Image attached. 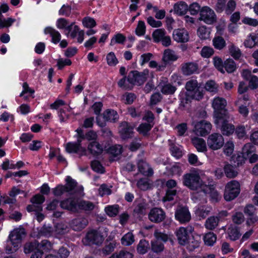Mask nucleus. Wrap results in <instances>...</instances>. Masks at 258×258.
Segmentation results:
<instances>
[{"label": "nucleus", "mask_w": 258, "mask_h": 258, "mask_svg": "<svg viewBox=\"0 0 258 258\" xmlns=\"http://www.w3.org/2000/svg\"><path fill=\"white\" fill-rule=\"evenodd\" d=\"M115 247L116 243L115 242H109L106 244L102 248V253L105 255H108L114 250Z\"/></svg>", "instance_id": "obj_61"}, {"label": "nucleus", "mask_w": 258, "mask_h": 258, "mask_svg": "<svg viewBox=\"0 0 258 258\" xmlns=\"http://www.w3.org/2000/svg\"><path fill=\"white\" fill-rule=\"evenodd\" d=\"M178 58L175 52L170 49L164 50L162 60L165 64H169L171 62L176 61Z\"/></svg>", "instance_id": "obj_23"}, {"label": "nucleus", "mask_w": 258, "mask_h": 258, "mask_svg": "<svg viewBox=\"0 0 258 258\" xmlns=\"http://www.w3.org/2000/svg\"><path fill=\"white\" fill-rule=\"evenodd\" d=\"M173 38L177 42H186L189 40L188 33L184 29L174 30L173 32Z\"/></svg>", "instance_id": "obj_17"}, {"label": "nucleus", "mask_w": 258, "mask_h": 258, "mask_svg": "<svg viewBox=\"0 0 258 258\" xmlns=\"http://www.w3.org/2000/svg\"><path fill=\"white\" fill-rule=\"evenodd\" d=\"M119 133L122 139H128L132 136L133 127L128 122H122L119 126Z\"/></svg>", "instance_id": "obj_18"}, {"label": "nucleus", "mask_w": 258, "mask_h": 258, "mask_svg": "<svg viewBox=\"0 0 258 258\" xmlns=\"http://www.w3.org/2000/svg\"><path fill=\"white\" fill-rule=\"evenodd\" d=\"M217 237L213 232H209L207 233L204 237L205 243L209 246H212L216 242Z\"/></svg>", "instance_id": "obj_45"}, {"label": "nucleus", "mask_w": 258, "mask_h": 258, "mask_svg": "<svg viewBox=\"0 0 258 258\" xmlns=\"http://www.w3.org/2000/svg\"><path fill=\"white\" fill-rule=\"evenodd\" d=\"M130 74L129 73L127 78L123 77L118 82V86L123 90H131L134 85L133 81L130 80Z\"/></svg>", "instance_id": "obj_26"}, {"label": "nucleus", "mask_w": 258, "mask_h": 258, "mask_svg": "<svg viewBox=\"0 0 258 258\" xmlns=\"http://www.w3.org/2000/svg\"><path fill=\"white\" fill-rule=\"evenodd\" d=\"M211 128V124L206 120L200 121L195 125V132L196 134L201 136L207 135L210 132Z\"/></svg>", "instance_id": "obj_15"}, {"label": "nucleus", "mask_w": 258, "mask_h": 258, "mask_svg": "<svg viewBox=\"0 0 258 258\" xmlns=\"http://www.w3.org/2000/svg\"><path fill=\"white\" fill-rule=\"evenodd\" d=\"M60 205L63 209L74 211L76 209L77 204L76 202L72 199H68L61 201Z\"/></svg>", "instance_id": "obj_37"}, {"label": "nucleus", "mask_w": 258, "mask_h": 258, "mask_svg": "<svg viewBox=\"0 0 258 258\" xmlns=\"http://www.w3.org/2000/svg\"><path fill=\"white\" fill-rule=\"evenodd\" d=\"M232 219L233 223L238 225L243 223L245 219L244 215L241 212H236L233 214Z\"/></svg>", "instance_id": "obj_62"}, {"label": "nucleus", "mask_w": 258, "mask_h": 258, "mask_svg": "<svg viewBox=\"0 0 258 258\" xmlns=\"http://www.w3.org/2000/svg\"><path fill=\"white\" fill-rule=\"evenodd\" d=\"M255 147L251 143L246 144L242 148L243 156H248L255 151Z\"/></svg>", "instance_id": "obj_60"}, {"label": "nucleus", "mask_w": 258, "mask_h": 258, "mask_svg": "<svg viewBox=\"0 0 258 258\" xmlns=\"http://www.w3.org/2000/svg\"><path fill=\"white\" fill-rule=\"evenodd\" d=\"M221 114H217V118L215 119V123L223 135L229 136L232 135L235 130L234 125L229 122L233 118L229 113L224 114L223 116Z\"/></svg>", "instance_id": "obj_3"}, {"label": "nucleus", "mask_w": 258, "mask_h": 258, "mask_svg": "<svg viewBox=\"0 0 258 258\" xmlns=\"http://www.w3.org/2000/svg\"><path fill=\"white\" fill-rule=\"evenodd\" d=\"M89 152L94 156L100 154L103 151L102 146L96 141H92L88 146Z\"/></svg>", "instance_id": "obj_27"}, {"label": "nucleus", "mask_w": 258, "mask_h": 258, "mask_svg": "<svg viewBox=\"0 0 258 258\" xmlns=\"http://www.w3.org/2000/svg\"><path fill=\"white\" fill-rule=\"evenodd\" d=\"M152 250L157 253H160L164 249V244L158 240H152L151 242Z\"/></svg>", "instance_id": "obj_40"}, {"label": "nucleus", "mask_w": 258, "mask_h": 258, "mask_svg": "<svg viewBox=\"0 0 258 258\" xmlns=\"http://www.w3.org/2000/svg\"><path fill=\"white\" fill-rule=\"evenodd\" d=\"M137 185L139 188L142 190H147L151 187L148 180L146 178L140 179L137 182Z\"/></svg>", "instance_id": "obj_56"}, {"label": "nucleus", "mask_w": 258, "mask_h": 258, "mask_svg": "<svg viewBox=\"0 0 258 258\" xmlns=\"http://www.w3.org/2000/svg\"><path fill=\"white\" fill-rule=\"evenodd\" d=\"M198 70L197 63L190 62L184 63L182 64L181 70L183 75L189 76L196 73Z\"/></svg>", "instance_id": "obj_22"}, {"label": "nucleus", "mask_w": 258, "mask_h": 258, "mask_svg": "<svg viewBox=\"0 0 258 258\" xmlns=\"http://www.w3.org/2000/svg\"><path fill=\"white\" fill-rule=\"evenodd\" d=\"M175 218L180 223L188 222L191 219V215L188 208L178 206L175 212Z\"/></svg>", "instance_id": "obj_11"}, {"label": "nucleus", "mask_w": 258, "mask_h": 258, "mask_svg": "<svg viewBox=\"0 0 258 258\" xmlns=\"http://www.w3.org/2000/svg\"><path fill=\"white\" fill-rule=\"evenodd\" d=\"M30 201L32 204L27 207V210L29 212H33V211L42 210L41 204L45 201V198L43 196L37 194L31 199Z\"/></svg>", "instance_id": "obj_14"}, {"label": "nucleus", "mask_w": 258, "mask_h": 258, "mask_svg": "<svg viewBox=\"0 0 258 258\" xmlns=\"http://www.w3.org/2000/svg\"><path fill=\"white\" fill-rule=\"evenodd\" d=\"M200 21H203L207 24L212 25L217 22V16L215 12L210 7L204 6L200 11Z\"/></svg>", "instance_id": "obj_6"}, {"label": "nucleus", "mask_w": 258, "mask_h": 258, "mask_svg": "<svg viewBox=\"0 0 258 258\" xmlns=\"http://www.w3.org/2000/svg\"><path fill=\"white\" fill-rule=\"evenodd\" d=\"M258 43V34L252 33L247 38L244 42L245 46L251 48Z\"/></svg>", "instance_id": "obj_36"}, {"label": "nucleus", "mask_w": 258, "mask_h": 258, "mask_svg": "<svg viewBox=\"0 0 258 258\" xmlns=\"http://www.w3.org/2000/svg\"><path fill=\"white\" fill-rule=\"evenodd\" d=\"M183 185L191 190H200L201 192L206 184L204 183L200 176V170L194 169L184 174L182 176Z\"/></svg>", "instance_id": "obj_1"}, {"label": "nucleus", "mask_w": 258, "mask_h": 258, "mask_svg": "<svg viewBox=\"0 0 258 258\" xmlns=\"http://www.w3.org/2000/svg\"><path fill=\"white\" fill-rule=\"evenodd\" d=\"M122 152V147L120 145H115L111 146L108 149V153L114 157L120 155Z\"/></svg>", "instance_id": "obj_47"}, {"label": "nucleus", "mask_w": 258, "mask_h": 258, "mask_svg": "<svg viewBox=\"0 0 258 258\" xmlns=\"http://www.w3.org/2000/svg\"><path fill=\"white\" fill-rule=\"evenodd\" d=\"M176 90V87L170 84H167L163 85L161 88V92L165 95H172Z\"/></svg>", "instance_id": "obj_49"}, {"label": "nucleus", "mask_w": 258, "mask_h": 258, "mask_svg": "<svg viewBox=\"0 0 258 258\" xmlns=\"http://www.w3.org/2000/svg\"><path fill=\"white\" fill-rule=\"evenodd\" d=\"M153 127V124L142 123L138 126L137 131L140 134L146 136Z\"/></svg>", "instance_id": "obj_41"}, {"label": "nucleus", "mask_w": 258, "mask_h": 258, "mask_svg": "<svg viewBox=\"0 0 258 258\" xmlns=\"http://www.w3.org/2000/svg\"><path fill=\"white\" fill-rule=\"evenodd\" d=\"M104 238L102 234L97 230H92L88 232L82 241L86 245H100Z\"/></svg>", "instance_id": "obj_5"}, {"label": "nucleus", "mask_w": 258, "mask_h": 258, "mask_svg": "<svg viewBox=\"0 0 258 258\" xmlns=\"http://www.w3.org/2000/svg\"><path fill=\"white\" fill-rule=\"evenodd\" d=\"M126 40V37L121 33L115 35L111 40L110 45L113 46L115 43L123 44Z\"/></svg>", "instance_id": "obj_52"}, {"label": "nucleus", "mask_w": 258, "mask_h": 258, "mask_svg": "<svg viewBox=\"0 0 258 258\" xmlns=\"http://www.w3.org/2000/svg\"><path fill=\"white\" fill-rule=\"evenodd\" d=\"M224 144L223 137L218 133L210 135L207 139V145L209 148L212 150H218L223 146Z\"/></svg>", "instance_id": "obj_9"}, {"label": "nucleus", "mask_w": 258, "mask_h": 258, "mask_svg": "<svg viewBox=\"0 0 258 258\" xmlns=\"http://www.w3.org/2000/svg\"><path fill=\"white\" fill-rule=\"evenodd\" d=\"M210 212L211 208L202 207L197 210L196 214L200 218L204 219L210 214Z\"/></svg>", "instance_id": "obj_50"}, {"label": "nucleus", "mask_w": 258, "mask_h": 258, "mask_svg": "<svg viewBox=\"0 0 258 258\" xmlns=\"http://www.w3.org/2000/svg\"><path fill=\"white\" fill-rule=\"evenodd\" d=\"M224 170L226 176L228 178H234L238 174L236 167L229 164H226L224 166Z\"/></svg>", "instance_id": "obj_35"}, {"label": "nucleus", "mask_w": 258, "mask_h": 258, "mask_svg": "<svg viewBox=\"0 0 258 258\" xmlns=\"http://www.w3.org/2000/svg\"><path fill=\"white\" fill-rule=\"evenodd\" d=\"M185 88L188 92V96L192 99L197 100H201L203 97V94L198 86L196 80H190L187 81L185 85Z\"/></svg>", "instance_id": "obj_7"}, {"label": "nucleus", "mask_w": 258, "mask_h": 258, "mask_svg": "<svg viewBox=\"0 0 258 258\" xmlns=\"http://www.w3.org/2000/svg\"><path fill=\"white\" fill-rule=\"evenodd\" d=\"M109 258H133V255L128 251L121 250L118 253H114Z\"/></svg>", "instance_id": "obj_55"}, {"label": "nucleus", "mask_w": 258, "mask_h": 258, "mask_svg": "<svg viewBox=\"0 0 258 258\" xmlns=\"http://www.w3.org/2000/svg\"><path fill=\"white\" fill-rule=\"evenodd\" d=\"M106 214L110 217L116 216L119 212V206L117 205L109 206L105 209Z\"/></svg>", "instance_id": "obj_54"}, {"label": "nucleus", "mask_w": 258, "mask_h": 258, "mask_svg": "<svg viewBox=\"0 0 258 258\" xmlns=\"http://www.w3.org/2000/svg\"><path fill=\"white\" fill-rule=\"evenodd\" d=\"M130 80L133 81L134 85H142L149 77V71L147 69L140 72L138 71H132L130 72Z\"/></svg>", "instance_id": "obj_8"}, {"label": "nucleus", "mask_w": 258, "mask_h": 258, "mask_svg": "<svg viewBox=\"0 0 258 258\" xmlns=\"http://www.w3.org/2000/svg\"><path fill=\"white\" fill-rule=\"evenodd\" d=\"M44 33L49 34L52 37V42L54 43H58L61 39V35L59 32L51 27H46L44 29Z\"/></svg>", "instance_id": "obj_28"}, {"label": "nucleus", "mask_w": 258, "mask_h": 258, "mask_svg": "<svg viewBox=\"0 0 258 258\" xmlns=\"http://www.w3.org/2000/svg\"><path fill=\"white\" fill-rule=\"evenodd\" d=\"M91 166L92 169L96 172L101 173L104 172V168L98 161L94 160L92 161Z\"/></svg>", "instance_id": "obj_64"}, {"label": "nucleus", "mask_w": 258, "mask_h": 258, "mask_svg": "<svg viewBox=\"0 0 258 258\" xmlns=\"http://www.w3.org/2000/svg\"><path fill=\"white\" fill-rule=\"evenodd\" d=\"M239 193V183L236 180H231L225 186L224 197L226 201H230L236 198Z\"/></svg>", "instance_id": "obj_4"}, {"label": "nucleus", "mask_w": 258, "mask_h": 258, "mask_svg": "<svg viewBox=\"0 0 258 258\" xmlns=\"http://www.w3.org/2000/svg\"><path fill=\"white\" fill-rule=\"evenodd\" d=\"M213 45L217 50H221L226 46V41L222 36H216L212 40Z\"/></svg>", "instance_id": "obj_31"}, {"label": "nucleus", "mask_w": 258, "mask_h": 258, "mask_svg": "<svg viewBox=\"0 0 258 258\" xmlns=\"http://www.w3.org/2000/svg\"><path fill=\"white\" fill-rule=\"evenodd\" d=\"M191 143L197 150L199 152H205L207 151L205 141L198 137H194L191 139Z\"/></svg>", "instance_id": "obj_25"}, {"label": "nucleus", "mask_w": 258, "mask_h": 258, "mask_svg": "<svg viewBox=\"0 0 258 258\" xmlns=\"http://www.w3.org/2000/svg\"><path fill=\"white\" fill-rule=\"evenodd\" d=\"M121 241L123 245L128 246L134 242V236L132 233L128 232L121 238Z\"/></svg>", "instance_id": "obj_48"}, {"label": "nucleus", "mask_w": 258, "mask_h": 258, "mask_svg": "<svg viewBox=\"0 0 258 258\" xmlns=\"http://www.w3.org/2000/svg\"><path fill=\"white\" fill-rule=\"evenodd\" d=\"M166 217L165 212L159 208H152L148 214L149 219L152 222L159 223L162 222Z\"/></svg>", "instance_id": "obj_13"}, {"label": "nucleus", "mask_w": 258, "mask_h": 258, "mask_svg": "<svg viewBox=\"0 0 258 258\" xmlns=\"http://www.w3.org/2000/svg\"><path fill=\"white\" fill-rule=\"evenodd\" d=\"M66 181V184L64 185L66 188V190L70 195H75L82 192L83 187L82 186H78L77 182L70 176H68L67 177Z\"/></svg>", "instance_id": "obj_16"}, {"label": "nucleus", "mask_w": 258, "mask_h": 258, "mask_svg": "<svg viewBox=\"0 0 258 258\" xmlns=\"http://www.w3.org/2000/svg\"><path fill=\"white\" fill-rule=\"evenodd\" d=\"M229 51L231 55L235 59H238L241 56L242 53L240 49L233 44H231L229 46Z\"/></svg>", "instance_id": "obj_43"}, {"label": "nucleus", "mask_w": 258, "mask_h": 258, "mask_svg": "<svg viewBox=\"0 0 258 258\" xmlns=\"http://www.w3.org/2000/svg\"><path fill=\"white\" fill-rule=\"evenodd\" d=\"M165 31L162 29H158L155 30L152 36L154 41L155 42H159L165 36Z\"/></svg>", "instance_id": "obj_46"}, {"label": "nucleus", "mask_w": 258, "mask_h": 258, "mask_svg": "<svg viewBox=\"0 0 258 258\" xmlns=\"http://www.w3.org/2000/svg\"><path fill=\"white\" fill-rule=\"evenodd\" d=\"M223 67L228 73H231L236 70V66L232 59L229 58L224 61Z\"/></svg>", "instance_id": "obj_42"}, {"label": "nucleus", "mask_w": 258, "mask_h": 258, "mask_svg": "<svg viewBox=\"0 0 258 258\" xmlns=\"http://www.w3.org/2000/svg\"><path fill=\"white\" fill-rule=\"evenodd\" d=\"M197 34L201 39L205 40L209 38L210 32L206 26H202L198 28L197 30Z\"/></svg>", "instance_id": "obj_51"}, {"label": "nucleus", "mask_w": 258, "mask_h": 258, "mask_svg": "<svg viewBox=\"0 0 258 258\" xmlns=\"http://www.w3.org/2000/svg\"><path fill=\"white\" fill-rule=\"evenodd\" d=\"M103 117L104 121H101L98 116L96 117L97 124L103 127L105 125L106 121L115 122L118 118V115L117 112L114 110L107 109L103 113Z\"/></svg>", "instance_id": "obj_12"}, {"label": "nucleus", "mask_w": 258, "mask_h": 258, "mask_svg": "<svg viewBox=\"0 0 258 258\" xmlns=\"http://www.w3.org/2000/svg\"><path fill=\"white\" fill-rule=\"evenodd\" d=\"M227 102L225 99L221 97L215 98L212 102V107L214 109V117L215 118H217V114H229L227 110L225 108L226 106Z\"/></svg>", "instance_id": "obj_10"}, {"label": "nucleus", "mask_w": 258, "mask_h": 258, "mask_svg": "<svg viewBox=\"0 0 258 258\" xmlns=\"http://www.w3.org/2000/svg\"><path fill=\"white\" fill-rule=\"evenodd\" d=\"M206 90L209 92L216 93L218 92V85L213 80L208 81L205 85Z\"/></svg>", "instance_id": "obj_53"}, {"label": "nucleus", "mask_w": 258, "mask_h": 258, "mask_svg": "<svg viewBox=\"0 0 258 258\" xmlns=\"http://www.w3.org/2000/svg\"><path fill=\"white\" fill-rule=\"evenodd\" d=\"M203 196H206L207 194H209L210 196L214 199H218L219 194L215 189V187L213 185H207L204 186V188L201 191Z\"/></svg>", "instance_id": "obj_30"}, {"label": "nucleus", "mask_w": 258, "mask_h": 258, "mask_svg": "<svg viewBox=\"0 0 258 258\" xmlns=\"http://www.w3.org/2000/svg\"><path fill=\"white\" fill-rule=\"evenodd\" d=\"M38 249V241H34L32 242H27L24 245V252L26 253H30L34 250Z\"/></svg>", "instance_id": "obj_44"}, {"label": "nucleus", "mask_w": 258, "mask_h": 258, "mask_svg": "<svg viewBox=\"0 0 258 258\" xmlns=\"http://www.w3.org/2000/svg\"><path fill=\"white\" fill-rule=\"evenodd\" d=\"M227 233L230 239L233 241L238 239L241 235L239 228L234 225H230L229 227Z\"/></svg>", "instance_id": "obj_33"}, {"label": "nucleus", "mask_w": 258, "mask_h": 258, "mask_svg": "<svg viewBox=\"0 0 258 258\" xmlns=\"http://www.w3.org/2000/svg\"><path fill=\"white\" fill-rule=\"evenodd\" d=\"M80 209L85 211H91L94 208V205L91 202L82 201L79 203Z\"/></svg>", "instance_id": "obj_57"}, {"label": "nucleus", "mask_w": 258, "mask_h": 258, "mask_svg": "<svg viewBox=\"0 0 258 258\" xmlns=\"http://www.w3.org/2000/svg\"><path fill=\"white\" fill-rule=\"evenodd\" d=\"M26 235L24 228H17L11 232L7 242L6 251L7 253H12L17 251L21 246L22 239Z\"/></svg>", "instance_id": "obj_2"}, {"label": "nucleus", "mask_w": 258, "mask_h": 258, "mask_svg": "<svg viewBox=\"0 0 258 258\" xmlns=\"http://www.w3.org/2000/svg\"><path fill=\"white\" fill-rule=\"evenodd\" d=\"M219 221V219L217 217H210L206 220L205 226L207 229L212 230L217 227Z\"/></svg>", "instance_id": "obj_34"}, {"label": "nucleus", "mask_w": 258, "mask_h": 258, "mask_svg": "<svg viewBox=\"0 0 258 258\" xmlns=\"http://www.w3.org/2000/svg\"><path fill=\"white\" fill-rule=\"evenodd\" d=\"M66 150L69 153H78L80 156L86 155L85 148L78 146L75 143H68L66 146Z\"/></svg>", "instance_id": "obj_19"}, {"label": "nucleus", "mask_w": 258, "mask_h": 258, "mask_svg": "<svg viewBox=\"0 0 258 258\" xmlns=\"http://www.w3.org/2000/svg\"><path fill=\"white\" fill-rule=\"evenodd\" d=\"M87 219L84 217H78L72 220L71 227L75 231H80L84 229L88 224Z\"/></svg>", "instance_id": "obj_20"}, {"label": "nucleus", "mask_w": 258, "mask_h": 258, "mask_svg": "<svg viewBox=\"0 0 258 258\" xmlns=\"http://www.w3.org/2000/svg\"><path fill=\"white\" fill-rule=\"evenodd\" d=\"M176 235L178 243L181 245H185L190 238L188 233L184 229V227H180L176 232Z\"/></svg>", "instance_id": "obj_24"}, {"label": "nucleus", "mask_w": 258, "mask_h": 258, "mask_svg": "<svg viewBox=\"0 0 258 258\" xmlns=\"http://www.w3.org/2000/svg\"><path fill=\"white\" fill-rule=\"evenodd\" d=\"M85 33L84 30H80L77 25H75L73 27V29L70 33V36L72 38H75L77 37V42L79 43H81L84 39Z\"/></svg>", "instance_id": "obj_29"}, {"label": "nucleus", "mask_w": 258, "mask_h": 258, "mask_svg": "<svg viewBox=\"0 0 258 258\" xmlns=\"http://www.w3.org/2000/svg\"><path fill=\"white\" fill-rule=\"evenodd\" d=\"M185 245L189 251H192L199 246L200 242L199 240H196L194 237H191L189 238Z\"/></svg>", "instance_id": "obj_58"}, {"label": "nucleus", "mask_w": 258, "mask_h": 258, "mask_svg": "<svg viewBox=\"0 0 258 258\" xmlns=\"http://www.w3.org/2000/svg\"><path fill=\"white\" fill-rule=\"evenodd\" d=\"M138 167L139 171L145 176H150L153 174V170L152 168L143 159L138 161Z\"/></svg>", "instance_id": "obj_21"}, {"label": "nucleus", "mask_w": 258, "mask_h": 258, "mask_svg": "<svg viewBox=\"0 0 258 258\" xmlns=\"http://www.w3.org/2000/svg\"><path fill=\"white\" fill-rule=\"evenodd\" d=\"M38 249L44 252H48L52 249V244L48 240H43L38 242Z\"/></svg>", "instance_id": "obj_39"}, {"label": "nucleus", "mask_w": 258, "mask_h": 258, "mask_svg": "<svg viewBox=\"0 0 258 258\" xmlns=\"http://www.w3.org/2000/svg\"><path fill=\"white\" fill-rule=\"evenodd\" d=\"M187 10L188 6L183 2L175 4L173 8L174 12L178 15H184Z\"/></svg>", "instance_id": "obj_32"}, {"label": "nucleus", "mask_w": 258, "mask_h": 258, "mask_svg": "<svg viewBox=\"0 0 258 258\" xmlns=\"http://www.w3.org/2000/svg\"><path fill=\"white\" fill-rule=\"evenodd\" d=\"M214 53V49L209 46H204L201 51V55L204 58L211 57Z\"/></svg>", "instance_id": "obj_59"}, {"label": "nucleus", "mask_w": 258, "mask_h": 258, "mask_svg": "<svg viewBox=\"0 0 258 258\" xmlns=\"http://www.w3.org/2000/svg\"><path fill=\"white\" fill-rule=\"evenodd\" d=\"M106 60L107 64L110 66H114L118 63V60L112 52H110L107 54Z\"/></svg>", "instance_id": "obj_63"}, {"label": "nucleus", "mask_w": 258, "mask_h": 258, "mask_svg": "<svg viewBox=\"0 0 258 258\" xmlns=\"http://www.w3.org/2000/svg\"><path fill=\"white\" fill-rule=\"evenodd\" d=\"M150 248L149 243L145 239L141 240L137 245V250L141 254L146 253Z\"/></svg>", "instance_id": "obj_38"}]
</instances>
